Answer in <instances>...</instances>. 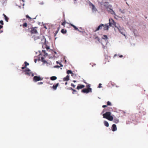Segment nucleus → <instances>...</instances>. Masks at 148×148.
<instances>
[{"instance_id":"4468645a","label":"nucleus","mask_w":148,"mask_h":148,"mask_svg":"<svg viewBox=\"0 0 148 148\" xmlns=\"http://www.w3.org/2000/svg\"><path fill=\"white\" fill-rule=\"evenodd\" d=\"M113 120L114 122L116 123H118L119 121V120L116 118H114V119H113Z\"/></svg>"},{"instance_id":"603ef678","label":"nucleus","mask_w":148,"mask_h":148,"mask_svg":"<svg viewBox=\"0 0 148 148\" xmlns=\"http://www.w3.org/2000/svg\"><path fill=\"white\" fill-rule=\"evenodd\" d=\"M125 0V1H126V0Z\"/></svg>"},{"instance_id":"79ce46f5","label":"nucleus","mask_w":148,"mask_h":148,"mask_svg":"<svg viewBox=\"0 0 148 148\" xmlns=\"http://www.w3.org/2000/svg\"><path fill=\"white\" fill-rule=\"evenodd\" d=\"M56 63H57V64H58V63H59V62H58V61H57V62H56Z\"/></svg>"},{"instance_id":"8fccbe9b","label":"nucleus","mask_w":148,"mask_h":148,"mask_svg":"<svg viewBox=\"0 0 148 148\" xmlns=\"http://www.w3.org/2000/svg\"><path fill=\"white\" fill-rule=\"evenodd\" d=\"M24 4H23V6H24Z\"/></svg>"},{"instance_id":"7ed1b4c3","label":"nucleus","mask_w":148,"mask_h":148,"mask_svg":"<svg viewBox=\"0 0 148 148\" xmlns=\"http://www.w3.org/2000/svg\"><path fill=\"white\" fill-rule=\"evenodd\" d=\"M111 113L110 112H107L103 114V118L107 119L110 121H112L113 120V118L112 116L111 115Z\"/></svg>"},{"instance_id":"dca6fc26","label":"nucleus","mask_w":148,"mask_h":148,"mask_svg":"<svg viewBox=\"0 0 148 148\" xmlns=\"http://www.w3.org/2000/svg\"><path fill=\"white\" fill-rule=\"evenodd\" d=\"M61 32L63 34H66L67 32V31L66 29H62L61 31Z\"/></svg>"},{"instance_id":"c9c22d12","label":"nucleus","mask_w":148,"mask_h":148,"mask_svg":"<svg viewBox=\"0 0 148 148\" xmlns=\"http://www.w3.org/2000/svg\"><path fill=\"white\" fill-rule=\"evenodd\" d=\"M117 54H115V55H114V57H115L116 56H117Z\"/></svg>"},{"instance_id":"3c124183","label":"nucleus","mask_w":148,"mask_h":148,"mask_svg":"<svg viewBox=\"0 0 148 148\" xmlns=\"http://www.w3.org/2000/svg\"><path fill=\"white\" fill-rule=\"evenodd\" d=\"M103 44H104V43H105V42H103Z\"/></svg>"},{"instance_id":"a211bd4d","label":"nucleus","mask_w":148,"mask_h":148,"mask_svg":"<svg viewBox=\"0 0 148 148\" xmlns=\"http://www.w3.org/2000/svg\"><path fill=\"white\" fill-rule=\"evenodd\" d=\"M70 25L71 26L73 27V28H74V29L75 30L78 31V29L74 25H73L72 24H70Z\"/></svg>"},{"instance_id":"49530a36","label":"nucleus","mask_w":148,"mask_h":148,"mask_svg":"<svg viewBox=\"0 0 148 148\" xmlns=\"http://www.w3.org/2000/svg\"><path fill=\"white\" fill-rule=\"evenodd\" d=\"M84 82V83H86V84H87L86 82Z\"/></svg>"},{"instance_id":"c85d7f7f","label":"nucleus","mask_w":148,"mask_h":148,"mask_svg":"<svg viewBox=\"0 0 148 148\" xmlns=\"http://www.w3.org/2000/svg\"><path fill=\"white\" fill-rule=\"evenodd\" d=\"M86 86L88 88H90V85L88 84L86 85Z\"/></svg>"},{"instance_id":"0eeeda50","label":"nucleus","mask_w":148,"mask_h":148,"mask_svg":"<svg viewBox=\"0 0 148 148\" xmlns=\"http://www.w3.org/2000/svg\"><path fill=\"white\" fill-rule=\"evenodd\" d=\"M82 92L84 93H87L89 92H92V89L91 88H85L82 90Z\"/></svg>"},{"instance_id":"20e7f679","label":"nucleus","mask_w":148,"mask_h":148,"mask_svg":"<svg viewBox=\"0 0 148 148\" xmlns=\"http://www.w3.org/2000/svg\"><path fill=\"white\" fill-rule=\"evenodd\" d=\"M108 38L107 35H104L103 36L101 40V44L103 46V48L104 49L106 46L107 45L108 41Z\"/></svg>"},{"instance_id":"423d86ee","label":"nucleus","mask_w":148,"mask_h":148,"mask_svg":"<svg viewBox=\"0 0 148 148\" xmlns=\"http://www.w3.org/2000/svg\"><path fill=\"white\" fill-rule=\"evenodd\" d=\"M89 5L90 8L92 10L93 12L95 13L97 11V10L94 4H93L91 3L90 2Z\"/></svg>"},{"instance_id":"7c9ffc66","label":"nucleus","mask_w":148,"mask_h":148,"mask_svg":"<svg viewBox=\"0 0 148 148\" xmlns=\"http://www.w3.org/2000/svg\"><path fill=\"white\" fill-rule=\"evenodd\" d=\"M101 84H99V86H98V88H101L102 87L101 86Z\"/></svg>"},{"instance_id":"c756f323","label":"nucleus","mask_w":148,"mask_h":148,"mask_svg":"<svg viewBox=\"0 0 148 148\" xmlns=\"http://www.w3.org/2000/svg\"><path fill=\"white\" fill-rule=\"evenodd\" d=\"M71 86H72L73 87V88H75V85H74V84H73V83H71Z\"/></svg>"},{"instance_id":"f704fd0d","label":"nucleus","mask_w":148,"mask_h":148,"mask_svg":"<svg viewBox=\"0 0 148 148\" xmlns=\"http://www.w3.org/2000/svg\"><path fill=\"white\" fill-rule=\"evenodd\" d=\"M97 38V39L98 40H99V38H98V37H96V38Z\"/></svg>"},{"instance_id":"ddd939ff","label":"nucleus","mask_w":148,"mask_h":148,"mask_svg":"<svg viewBox=\"0 0 148 148\" xmlns=\"http://www.w3.org/2000/svg\"><path fill=\"white\" fill-rule=\"evenodd\" d=\"M59 84V83H58L56 84L55 85H53L52 87V88L54 90H56V89L57 87L58 86Z\"/></svg>"},{"instance_id":"09e8293b","label":"nucleus","mask_w":148,"mask_h":148,"mask_svg":"<svg viewBox=\"0 0 148 148\" xmlns=\"http://www.w3.org/2000/svg\"><path fill=\"white\" fill-rule=\"evenodd\" d=\"M38 39H39V38H38Z\"/></svg>"},{"instance_id":"393cba45","label":"nucleus","mask_w":148,"mask_h":148,"mask_svg":"<svg viewBox=\"0 0 148 148\" xmlns=\"http://www.w3.org/2000/svg\"><path fill=\"white\" fill-rule=\"evenodd\" d=\"M59 31L58 30H57L56 32L54 34V36H56L57 34L58 33Z\"/></svg>"},{"instance_id":"a19ab883","label":"nucleus","mask_w":148,"mask_h":148,"mask_svg":"<svg viewBox=\"0 0 148 148\" xmlns=\"http://www.w3.org/2000/svg\"><path fill=\"white\" fill-rule=\"evenodd\" d=\"M67 84V82H66L65 83V84L66 85Z\"/></svg>"},{"instance_id":"473e14b6","label":"nucleus","mask_w":148,"mask_h":148,"mask_svg":"<svg viewBox=\"0 0 148 148\" xmlns=\"http://www.w3.org/2000/svg\"><path fill=\"white\" fill-rule=\"evenodd\" d=\"M107 105H105L103 106L102 107H103V108H104L107 107Z\"/></svg>"},{"instance_id":"2f4dec72","label":"nucleus","mask_w":148,"mask_h":148,"mask_svg":"<svg viewBox=\"0 0 148 148\" xmlns=\"http://www.w3.org/2000/svg\"><path fill=\"white\" fill-rule=\"evenodd\" d=\"M42 84H43V82H40L38 83V84H39V85Z\"/></svg>"},{"instance_id":"39448f33","label":"nucleus","mask_w":148,"mask_h":148,"mask_svg":"<svg viewBox=\"0 0 148 148\" xmlns=\"http://www.w3.org/2000/svg\"><path fill=\"white\" fill-rule=\"evenodd\" d=\"M104 5L107 8V10L111 14H115V12L112 8V6L111 5L108 4V2H106Z\"/></svg>"},{"instance_id":"f8f14e48","label":"nucleus","mask_w":148,"mask_h":148,"mask_svg":"<svg viewBox=\"0 0 148 148\" xmlns=\"http://www.w3.org/2000/svg\"><path fill=\"white\" fill-rule=\"evenodd\" d=\"M69 76L67 75L66 77L63 78V80L64 81H68L69 80Z\"/></svg>"},{"instance_id":"6ab92c4d","label":"nucleus","mask_w":148,"mask_h":148,"mask_svg":"<svg viewBox=\"0 0 148 148\" xmlns=\"http://www.w3.org/2000/svg\"><path fill=\"white\" fill-rule=\"evenodd\" d=\"M104 124L105 126H106V127H108L109 126L108 123V122L105 121L104 122Z\"/></svg>"},{"instance_id":"4c0bfd02","label":"nucleus","mask_w":148,"mask_h":148,"mask_svg":"<svg viewBox=\"0 0 148 148\" xmlns=\"http://www.w3.org/2000/svg\"><path fill=\"white\" fill-rule=\"evenodd\" d=\"M76 82V81L75 80H73V82Z\"/></svg>"},{"instance_id":"1a4fd4ad","label":"nucleus","mask_w":148,"mask_h":148,"mask_svg":"<svg viewBox=\"0 0 148 148\" xmlns=\"http://www.w3.org/2000/svg\"><path fill=\"white\" fill-rule=\"evenodd\" d=\"M103 27V24H101L96 29L95 31H96L98 30H99L100 29H102Z\"/></svg>"},{"instance_id":"f03ea898","label":"nucleus","mask_w":148,"mask_h":148,"mask_svg":"<svg viewBox=\"0 0 148 148\" xmlns=\"http://www.w3.org/2000/svg\"><path fill=\"white\" fill-rule=\"evenodd\" d=\"M40 54L39 55L38 60H41L44 63L47 62V61L45 60L44 57L42 56H47V54L46 52L44 50H42V52L41 53L40 51H39Z\"/></svg>"},{"instance_id":"b1692460","label":"nucleus","mask_w":148,"mask_h":148,"mask_svg":"<svg viewBox=\"0 0 148 148\" xmlns=\"http://www.w3.org/2000/svg\"><path fill=\"white\" fill-rule=\"evenodd\" d=\"M107 105H108V106H111L112 105L111 103L109 101H108L107 102Z\"/></svg>"},{"instance_id":"a18cd8bd","label":"nucleus","mask_w":148,"mask_h":148,"mask_svg":"<svg viewBox=\"0 0 148 148\" xmlns=\"http://www.w3.org/2000/svg\"><path fill=\"white\" fill-rule=\"evenodd\" d=\"M23 2H24V0H21Z\"/></svg>"},{"instance_id":"2eb2a0df","label":"nucleus","mask_w":148,"mask_h":148,"mask_svg":"<svg viewBox=\"0 0 148 148\" xmlns=\"http://www.w3.org/2000/svg\"><path fill=\"white\" fill-rule=\"evenodd\" d=\"M67 73L68 74H71V75L73 76V73H72V71L70 70H68L67 71Z\"/></svg>"},{"instance_id":"ea45409f","label":"nucleus","mask_w":148,"mask_h":148,"mask_svg":"<svg viewBox=\"0 0 148 148\" xmlns=\"http://www.w3.org/2000/svg\"><path fill=\"white\" fill-rule=\"evenodd\" d=\"M59 29H60V28L59 27H58V29H57V30H58V31H59Z\"/></svg>"},{"instance_id":"e433bc0d","label":"nucleus","mask_w":148,"mask_h":148,"mask_svg":"<svg viewBox=\"0 0 148 148\" xmlns=\"http://www.w3.org/2000/svg\"><path fill=\"white\" fill-rule=\"evenodd\" d=\"M40 4L43 5L44 4V3L43 2H42L41 3H40Z\"/></svg>"},{"instance_id":"c03bdc74","label":"nucleus","mask_w":148,"mask_h":148,"mask_svg":"<svg viewBox=\"0 0 148 148\" xmlns=\"http://www.w3.org/2000/svg\"><path fill=\"white\" fill-rule=\"evenodd\" d=\"M126 3L127 4V5H129V4L127 3V2H126Z\"/></svg>"},{"instance_id":"9b49d317","label":"nucleus","mask_w":148,"mask_h":148,"mask_svg":"<svg viewBox=\"0 0 148 148\" xmlns=\"http://www.w3.org/2000/svg\"><path fill=\"white\" fill-rule=\"evenodd\" d=\"M69 89L70 90H73V92L72 93H73V94H77V91L75 90L74 89H73V88H70Z\"/></svg>"},{"instance_id":"bb28decb","label":"nucleus","mask_w":148,"mask_h":148,"mask_svg":"<svg viewBox=\"0 0 148 148\" xmlns=\"http://www.w3.org/2000/svg\"><path fill=\"white\" fill-rule=\"evenodd\" d=\"M42 25H43V27L44 28H45L46 29H47V28L46 27L45 24H42Z\"/></svg>"},{"instance_id":"6e6552de","label":"nucleus","mask_w":148,"mask_h":148,"mask_svg":"<svg viewBox=\"0 0 148 148\" xmlns=\"http://www.w3.org/2000/svg\"><path fill=\"white\" fill-rule=\"evenodd\" d=\"M85 87V86L81 84H78L76 88V89L79 90V89H82Z\"/></svg>"},{"instance_id":"aec40b11","label":"nucleus","mask_w":148,"mask_h":148,"mask_svg":"<svg viewBox=\"0 0 148 148\" xmlns=\"http://www.w3.org/2000/svg\"><path fill=\"white\" fill-rule=\"evenodd\" d=\"M119 11L120 12L123 14H124L125 12V10L124 9H123V10H121V9H120Z\"/></svg>"},{"instance_id":"4be33fe9","label":"nucleus","mask_w":148,"mask_h":148,"mask_svg":"<svg viewBox=\"0 0 148 148\" xmlns=\"http://www.w3.org/2000/svg\"><path fill=\"white\" fill-rule=\"evenodd\" d=\"M43 79V78L40 77L39 76H38V81L42 80Z\"/></svg>"},{"instance_id":"f3484780","label":"nucleus","mask_w":148,"mask_h":148,"mask_svg":"<svg viewBox=\"0 0 148 148\" xmlns=\"http://www.w3.org/2000/svg\"><path fill=\"white\" fill-rule=\"evenodd\" d=\"M57 78L56 76H53L50 77V79L51 80H54L57 79Z\"/></svg>"},{"instance_id":"412c9836","label":"nucleus","mask_w":148,"mask_h":148,"mask_svg":"<svg viewBox=\"0 0 148 148\" xmlns=\"http://www.w3.org/2000/svg\"><path fill=\"white\" fill-rule=\"evenodd\" d=\"M59 64H60V66H58V65H56V66H55V67L59 68V67H62L63 66V65L62 64H61L60 63H59Z\"/></svg>"},{"instance_id":"f257e3e1","label":"nucleus","mask_w":148,"mask_h":148,"mask_svg":"<svg viewBox=\"0 0 148 148\" xmlns=\"http://www.w3.org/2000/svg\"><path fill=\"white\" fill-rule=\"evenodd\" d=\"M109 25L108 24L103 25V29L104 30H108L109 26H111L113 27H115L122 34L125 35L124 34V31L123 28L121 27L119 24L116 23L113 20V19H109Z\"/></svg>"},{"instance_id":"37998d69","label":"nucleus","mask_w":148,"mask_h":148,"mask_svg":"<svg viewBox=\"0 0 148 148\" xmlns=\"http://www.w3.org/2000/svg\"><path fill=\"white\" fill-rule=\"evenodd\" d=\"M37 16H36V17H35V18H34V19L36 18V17Z\"/></svg>"},{"instance_id":"5701e85b","label":"nucleus","mask_w":148,"mask_h":148,"mask_svg":"<svg viewBox=\"0 0 148 148\" xmlns=\"http://www.w3.org/2000/svg\"><path fill=\"white\" fill-rule=\"evenodd\" d=\"M66 22H65V21L64 22L62 23V25L64 27H65V25L66 23Z\"/></svg>"},{"instance_id":"de8ad7c7","label":"nucleus","mask_w":148,"mask_h":148,"mask_svg":"<svg viewBox=\"0 0 148 148\" xmlns=\"http://www.w3.org/2000/svg\"><path fill=\"white\" fill-rule=\"evenodd\" d=\"M74 1H76L77 0H74Z\"/></svg>"},{"instance_id":"58836bf2","label":"nucleus","mask_w":148,"mask_h":148,"mask_svg":"<svg viewBox=\"0 0 148 148\" xmlns=\"http://www.w3.org/2000/svg\"><path fill=\"white\" fill-rule=\"evenodd\" d=\"M46 48H47V49H49V47H47Z\"/></svg>"},{"instance_id":"9d476101","label":"nucleus","mask_w":148,"mask_h":148,"mask_svg":"<svg viewBox=\"0 0 148 148\" xmlns=\"http://www.w3.org/2000/svg\"><path fill=\"white\" fill-rule=\"evenodd\" d=\"M112 131L113 132L117 130V127L116 125L113 124L112 127Z\"/></svg>"},{"instance_id":"a878e982","label":"nucleus","mask_w":148,"mask_h":148,"mask_svg":"<svg viewBox=\"0 0 148 148\" xmlns=\"http://www.w3.org/2000/svg\"><path fill=\"white\" fill-rule=\"evenodd\" d=\"M3 15L4 16V18H8L6 16L5 14H3Z\"/></svg>"},{"instance_id":"cd10ccee","label":"nucleus","mask_w":148,"mask_h":148,"mask_svg":"<svg viewBox=\"0 0 148 148\" xmlns=\"http://www.w3.org/2000/svg\"><path fill=\"white\" fill-rule=\"evenodd\" d=\"M26 18H31L30 17H29V16H28L27 15H26Z\"/></svg>"},{"instance_id":"72a5a7b5","label":"nucleus","mask_w":148,"mask_h":148,"mask_svg":"<svg viewBox=\"0 0 148 148\" xmlns=\"http://www.w3.org/2000/svg\"><path fill=\"white\" fill-rule=\"evenodd\" d=\"M123 57V56L122 55L119 56V57L120 58H122Z\"/></svg>"}]
</instances>
